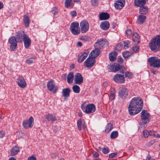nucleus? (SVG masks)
Wrapping results in <instances>:
<instances>
[{
    "label": "nucleus",
    "mask_w": 160,
    "mask_h": 160,
    "mask_svg": "<svg viewBox=\"0 0 160 160\" xmlns=\"http://www.w3.org/2000/svg\"><path fill=\"white\" fill-rule=\"evenodd\" d=\"M143 106L142 99L135 97L132 98L128 107L129 113L131 115L137 114L142 110Z\"/></svg>",
    "instance_id": "nucleus-1"
},
{
    "label": "nucleus",
    "mask_w": 160,
    "mask_h": 160,
    "mask_svg": "<svg viewBox=\"0 0 160 160\" xmlns=\"http://www.w3.org/2000/svg\"><path fill=\"white\" fill-rule=\"evenodd\" d=\"M149 46L151 51L154 52L160 50V35H156L151 39Z\"/></svg>",
    "instance_id": "nucleus-2"
},
{
    "label": "nucleus",
    "mask_w": 160,
    "mask_h": 160,
    "mask_svg": "<svg viewBox=\"0 0 160 160\" xmlns=\"http://www.w3.org/2000/svg\"><path fill=\"white\" fill-rule=\"evenodd\" d=\"M149 116L150 114L147 110H143L142 111L140 116L142 122L139 123L141 128L144 129L147 127V124L150 122Z\"/></svg>",
    "instance_id": "nucleus-3"
},
{
    "label": "nucleus",
    "mask_w": 160,
    "mask_h": 160,
    "mask_svg": "<svg viewBox=\"0 0 160 160\" xmlns=\"http://www.w3.org/2000/svg\"><path fill=\"white\" fill-rule=\"evenodd\" d=\"M148 61L150 66L154 68H160V59L156 57H152L148 58Z\"/></svg>",
    "instance_id": "nucleus-4"
},
{
    "label": "nucleus",
    "mask_w": 160,
    "mask_h": 160,
    "mask_svg": "<svg viewBox=\"0 0 160 160\" xmlns=\"http://www.w3.org/2000/svg\"><path fill=\"white\" fill-rule=\"evenodd\" d=\"M108 68L109 71L115 72L122 69V71H121V72L123 74L124 72L123 71L124 70V68L122 67L119 64L116 63H114L113 64H110L108 65Z\"/></svg>",
    "instance_id": "nucleus-5"
},
{
    "label": "nucleus",
    "mask_w": 160,
    "mask_h": 160,
    "mask_svg": "<svg viewBox=\"0 0 160 160\" xmlns=\"http://www.w3.org/2000/svg\"><path fill=\"white\" fill-rule=\"evenodd\" d=\"M79 26V23L77 22H74L71 23L70 29L73 34L77 35L80 33V31Z\"/></svg>",
    "instance_id": "nucleus-6"
},
{
    "label": "nucleus",
    "mask_w": 160,
    "mask_h": 160,
    "mask_svg": "<svg viewBox=\"0 0 160 160\" xmlns=\"http://www.w3.org/2000/svg\"><path fill=\"white\" fill-rule=\"evenodd\" d=\"M109 45V42L105 38H101L98 40L94 44L95 48L100 49L103 47H107Z\"/></svg>",
    "instance_id": "nucleus-7"
},
{
    "label": "nucleus",
    "mask_w": 160,
    "mask_h": 160,
    "mask_svg": "<svg viewBox=\"0 0 160 160\" xmlns=\"http://www.w3.org/2000/svg\"><path fill=\"white\" fill-rule=\"evenodd\" d=\"M81 108L83 111L87 114L92 113L96 110L95 106L93 104H88L85 107L82 104Z\"/></svg>",
    "instance_id": "nucleus-8"
},
{
    "label": "nucleus",
    "mask_w": 160,
    "mask_h": 160,
    "mask_svg": "<svg viewBox=\"0 0 160 160\" xmlns=\"http://www.w3.org/2000/svg\"><path fill=\"white\" fill-rule=\"evenodd\" d=\"M8 42L10 44V48L11 50L12 51H14L17 48L18 42L16 37L14 36H12L9 38Z\"/></svg>",
    "instance_id": "nucleus-9"
},
{
    "label": "nucleus",
    "mask_w": 160,
    "mask_h": 160,
    "mask_svg": "<svg viewBox=\"0 0 160 160\" xmlns=\"http://www.w3.org/2000/svg\"><path fill=\"white\" fill-rule=\"evenodd\" d=\"M129 91L125 87H120L118 89V96L124 99L128 95Z\"/></svg>",
    "instance_id": "nucleus-10"
},
{
    "label": "nucleus",
    "mask_w": 160,
    "mask_h": 160,
    "mask_svg": "<svg viewBox=\"0 0 160 160\" xmlns=\"http://www.w3.org/2000/svg\"><path fill=\"white\" fill-rule=\"evenodd\" d=\"M47 87L49 91L52 92L54 93H56L58 89V88L55 85L54 81L52 79L48 82Z\"/></svg>",
    "instance_id": "nucleus-11"
},
{
    "label": "nucleus",
    "mask_w": 160,
    "mask_h": 160,
    "mask_svg": "<svg viewBox=\"0 0 160 160\" xmlns=\"http://www.w3.org/2000/svg\"><path fill=\"white\" fill-rule=\"evenodd\" d=\"M95 62V59L89 56L84 62V66L87 68H91L94 65Z\"/></svg>",
    "instance_id": "nucleus-12"
},
{
    "label": "nucleus",
    "mask_w": 160,
    "mask_h": 160,
    "mask_svg": "<svg viewBox=\"0 0 160 160\" xmlns=\"http://www.w3.org/2000/svg\"><path fill=\"white\" fill-rule=\"evenodd\" d=\"M27 36L24 31L20 30L17 32L15 37L18 42L21 43L23 41L24 37H26Z\"/></svg>",
    "instance_id": "nucleus-13"
},
{
    "label": "nucleus",
    "mask_w": 160,
    "mask_h": 160,
    "mask_svg": "<svg viewBox=\"0 0 160 160\" xmlns=\"http://www.w3.org/2000/svg\"><path fill=\"white\" fill-rule=\"evenodd\" d=\"M34 119L32 117H31L28 120L23 121L22 125L25 129H28L29 127L32 128L33 126Z\"/></svg>",
    "instance_id": "nucleus-14"
},
{
    "label": "nucleus",
    "mask_w": 160,
    "mask_h": 160,
    "mask_svg": "<svg viewBox=\"0 0 160 160\" xmlns=\"http://www.w3.org/2000/svg\"><path fill=\"white\" fill-rule=\"evenodd\" d=\"M113 79L114 81L118 83H123L125 81L124 75L121 74H115L113 77Z\"/></svg>",
    "instance_id": "nucleus-15"
},
{
    "label": "nucleus",
    "mask_w": 160,
    "mask_h": 160,
    "mask_svg": "<svg viewBox=\"0 0 160 160\" xmlns=\"http://www.w3.org/2000/svg\"><path fill=\"white\" fill-rule=\"evenodd\" d=\"M80 25L82 33H85L88 30L89 28V25L86 20H83L81 21Z\"/></svg>",
    "instance_id": "nucleus-16"
},
{
    "label": "nucleus",
    "mask_w": 160,
    "mask_h": 160,
    "mask_svg": "<svg viewBox=\"0 0 160 160\" xmlns=\"http://www.w3.org/2000/svg\"><path fill=\"white\" fill-rule=\"evenodd\" d=\"M74 80L75 84H81L83 82V78L81 74L77 73L75 75Z\"/></svg>",
    "instance_id": "nucleus-17"
},
{
    "label": "nucleus",
    "mask_w": 160,
    "mask_h": 160,
    "mask_svg": "<svg viewBox=\"0 0 160 160\" xmlns=\"http://www.w3.org/2000/svg\"><path fill=\"white\" fill-rule=\"evenodd\" d=\"M17 83L20 87L23 88L26 86V83L22 76H19L17 79Z\"/></svg>",
    "instance_id": "nucleus-18"
},
{
    "label": "nucleus",
    "mask_w": 160,
    "mask_h": 160,
    "mask_svg": "<svg viewBox=\"0 0 160 160\" xmlns=\"http://www.w3.org/2000/svg\"><path fill=\"white\" fill-rule=\"evenodd\" d=\"M114 6L117 9H121L124 6L125 0H115Z\"/></svg>",
    "instance_id": "nucleus-19"
},
{
    "label": "nucleus",
    "mask_w": 160,
    "mask_h": 160,
    "mask_svg": "<svg viewBox=\"0 0 160 160\" xmlns=\"http://www.w3.org/2000/svg\"><path fill=\"white\" fill-rule=\"evenodd\" d=\"M88 52H83L79 53L78 58V61L79 63H81L85 60L87 57Z\"/></svg>",
    "instance_id": "nucleus-20"
},
{
    "label": "nucleus",
    "mask_w": 160,
    "mask_h": 160,
    "mask_svg": "<svg viewBox=\"0 0 160 160\" xmlns=\"http://www.w3.org/2000/svg\"><path fill=\"white\" fill-rule=\"evenodd\" d=\"M71 91V90L69 88L62 89V96L64 97V100L66 99L69 97Z\"/></svg>",
    "instance_id": "nucleus-21"
},
{
    "label": "nucleus",
    "mask_w": 160,
    "mask_h": 160,
    "mask_svg": "<svg viewBox=\"0 0 160 160\" xmlns=\"http://www.w3.org/2000/svg\"><path fill=\"white\" fill-rule=\"evenodd\" d=\"M148 1V0H134V5L140 8L144 7Z\"/></svg>",
    "instance_id": "nucleus-22"
},
{
    "label": "nucleus",
    "mask_w": 160,
    "mask_h": 160,
    "mask_svg": "<svg viewBox=\"0 0 160 160\" xmlns=\"http://www.w3.org/2000/svg\"><path fill=\"white\" fill-rule=\"evenodd\" d=\"M100 54V52L99 49L97 48H95V49L90 52L89 56L92 58H95L98 56Z\"/></svg>",
    "instance_id": "nucleus-23"
},
{
    "label": "nucleus",
    "mask_w": 160,
    "mask_h": 160,
    "mask_svg": "<svg viewBox=\"0 0 160 160\" xmlns=\"http://www.w3.org/2000/svg\"><path fill=\"white\" fill-rule=\"evenodd\" d=\"M23 41L24 42V46L26 48L29 47L31 44V41L28 35L24 37Z\"/></svg>",
    "instance_id": "nucleus-24"
},
{
    "label": "nucleus",
    "mask_w": 160,
    "mask_h": 160,
    "mask_svg": "<svg viewBox=\"0 0 160 160\" xmlns=\"http://www.w3.org/2000/svg\"><path fill=\"white\" fill-rule=\"evenodd\" d=\"M109 23L107 21L102 22L100 25V28L104 30H107L109 28Z\"/></svg>",
    "instance_id": "nucleus-25"
},
{
    "label": "nucleus",
    "mask_w": 160,
    "mask_h": 160,
    "mask_svg": "<svg viewBox=\"0 0 160 160\" xmlns=\"http://www.w3.org/2000/svg\"><path fill=\"white\" fill-rule=\"evenodd\" d=\"M132 40L133 41L136 43H138L140 41V38L139 34L137 32L133 33L132 36Z\"/></svg>",
    "instance_id": "nucleus-26"
},
{
    "label": "nucleus",
    "mask_w": 160,
    "mask_h": 160,
    "mask_svg": "<svg viewBox=\"0 0 160 160\" xmlns=\"http://www.w3.org/2000/svg\"><path fill=\"white\" fill-rule=\"evenodd\" d=\"M109 15L107 12H102L99 16V18L101 20H108L109 18Z\"/></svg>",
    "instance_id": "nucleus-27"
},
{
    "label": "nucleus",
    "mask_w": 160,
    "mask_h": 160,
    "mask_svg": "<svg viewBox=\"0 0 160 160\" xmlns=\"http://www.w3.org/2000/svg\"><path fill=\"white\" fill-rule=\"evenodd\" d=\"M23 21L25 27H28L30 23L29 18L28 15H24L23 16Z\"/></svg>",
    "instance_id": "nucleus-28"
},
{
    "label": "nucleus",
    "mask_w": 160,
    "mask_h": 160,
    "mask_svg": "<svg viewBox=\"0 0 160 160\" xmlns=\"http://www.w3.org/2000/svg\"><path fill=\"white\" fill-rule=\"evenodd\" d=\"M118 55L117 53L116 52H112L109 54V59L110 61L113 62L116 59V57Z\"/></svg>",
    "instance_id": "nucleus-29"
},
{
    "label": "nucleus",
    "mask_w": 160,
    "mask_h": 160,
    "mask_svg": "<svg viewBox=\"0 0 160 160\" xmlns=\"http://www.w3.org/2000/svg\"><path fill=\"white\" fill-rule=\"evenodd\" d=\"M20 150L19 148L16 146H14L11 150V155L12 156H14L16 155L19 152Z\"/></svg>",
    "instance_id": "nucleus-30"
},
{
    "label": "nucleus",
    "mask_w": 160,
    "mask_h": 160,
    "mask_svg": "<svg viewBox=\"0 0 160 160\" xmlns=\"http://www.w3.org/2000/svg\"><path fill=\"white\" fill-rule=\"evenodd\" d=\"M74 78L73 73L72 72H70L68 74L67 78V82L68 83L72 82Z\"/></svg>",
    "instance_id": "nucleus-31"
},
{
    "label": "nucleus",
    "mask_w": 160,
    "mask_h": 160,
    "mask_svg": "<svg viewBox=\"0 0 160 160\" xmlns=\"http://www.w3.org/2000/svg\"><path fill=\"white\" fill-rule=\"evenodd\" d=\"M148 11V8L147 6L141 7L139 9V13L141 14H146Z\"/></svg>",
    "instance_id": "nucleus-32"
},
{
    "label": "nucleus",
    "mask_w": 160,
    "mask_h": 160,
    "mask_svg": "<svg viewBox=\"0 0 160 160\" xmlns=\"http://www.w3.org/2000/svg\"><path fill=\"white\" fill-rule=\"evenodd\" d=\"M45 118L48 121H51L52 122H54L56 120L55 117L52 115L51 114H48L44 116Z\"/></svg>",
    "instance_id": "nucleus-33"
},
{
    "label": "nucleus",
    "mask_w": 160,
    "mask_h": 160,
    "mask_svg": "<svg viewBox=\"0 0 160 160\" xmlns=\"http://www.w3.org/2000/svg\"><path fill=\"white\" fill-rule=\"evenodd\" d=\"M146 19V16L141 14L138 16V21L140 24H142L145 22Z\"/></svg>",
    "instance_id": "nucleus-34"
},
{
    "label": "nucleus",
    "mask_w": 160,
    "mask_h": 160,
    "mask_svg": "<svg viewBox=\"0 0 160 160\" xmlns=\"http://www.w3.org/2000/svg\"><path fill=\"white\" fill-rule=\"evenodd\" d=\"M113 125L111 123H108L106 126L105 131L107 133L110 132L113 128Z\"/></svg>",
    "instance_id": "nucleus-35"
},
{
    "label": "nucleus",
    "mask_w": 160,
    "mask_h": 160,
    "mask_svg": "<svg viewBox=\"0 0 160 160\" xmlns=\"http://www.w3.org/2000/svg\"><path fill=\"white\" fill-rule=\"evenodd\" d=\"M132 54V52H130L128 51H126L123 53L122 55L125 59L127 60Z\"/></svg>",
    "instance_id": "nucleus-36"
},
{
    "label": "nucleus",
    "mask_w": 160,
    "mask_h": 160,
    "mask_svg": "<svg viewBox=\"0 0 160 160\" xmlns=\"http://www.w3.org/2000/svg\"><path fill=\"white\" fill-rule=\"evenodd\" d=\"M72 90L75 93H78L80 92V89L79 86L76 85L72 87Z\"/></svg>",
    "instance_id": "nucleus-37"
},
{
    "label": "nucleus",
    "mask_w": 160,
    "mask_h": 160,
    "mask_svg": "<svg viewBox=\"0 0 160 160\" xmlns=\"http://www.w3.org/2000/svg\"><path fill=\"white\" fill-rule=\"evenodd\" d=\"M118 132L117 131H113L112 132L110 135V137L112 139H114L118 136Z\"/></svg>",
    "instance_id": "nucleus-38"
},
{
    "label": "nucleus",
    "mask_w": 160,
    "mask_h": 160,
    "mask_svg": "<svg viewBox=\"0 0 160 160\" xmlns=\"http://www.w3.org/2000/svg\"><path fill=\"white\" fill-rule=\"evenodd\" d=\"M82 122L81 119H80L77 122L78 129L80 131L82 129Z\"/></svg>",
    "instance_id": "nucleus-39"
},
{
    "label": "nucleus",
    "mask_w": 160,
    "mask_h": 160,
    "mask_svg": "<svg viewBox=\"0 0 160 160\" xmlns=\"http://www.w3.org/2000/svg\"><path fill=\"white\" fill-rule=\"evenodd\" d=\"M72 0H66L65 2V6L68 8L72 5Z\"/></svg>",
    "instance_id": "nucleus-40"
},
{
    "label": "nucleus",
    "mask_w": 160,
    "mask_h": 160,
    "mask_svg": "<svg viewBox=\"0 0 160 160\" xmlns=\"http://www.w3.org/2000/svg\"><path fill=\"white\" fill-rule=\"evenodd\" d=\"M124 48L126 49L128 48V46L130 44V42L129 40H127L123 41Z\"/></svg>",
    "instance_id": "nucleus-41"
},
{
    "label": "nucleus",
    "mask_w": 160,
    "mask_h": 160,
    "mask_svg": "<svg viewBox=\"0 0 160 160\" xmlns=\"http://www.w3.org/2000/svg\"><path fill=\"white\" fill-rule=\"evenodd\" d=\"M92 5L93 6H97L98 4V0H91Z\"/></svg>",
    "instance_id": "nucleus-42"
},
{
    "label": "nucleus",
    "mask_w": 160,
    "mask_h": 160,
    "mask_svg": "<svg viewBox=\"0 0 160 160\" xmlns=\"http://www.w3.org/2000/svg\"><path fill=\"white\" fill-rule=\"evenodd\" d=\"M32 59H35V57H31L28 59L26 60V62L28 64L33 63V62L32 60Z\"/></svg>",
    "instance_id": "nucleus-43"
},
{
    "label": "nucleus",
    "mask_w": 160,
    "mask_h": 160,
    "mask_svg": "<svg viewBox=\"0 0 160 160\" xmlns=\"http://www.w3.org/2000/svg\"><path fill=\"white\" fill-rule=\"evenodd\" d=\"M143 135L145 138H147L149 135V132L147 130H144L143 132Z\"/></svg>",
    "instance_id": "nucleus-44"
},
{
    "label": "nucleus",
    "mask_w": 160,
    "mask_h": 160,
    "mask_svg": "<svg viewBox=\"0 0 160 160\" xmlns=\"http://www.w3.org/2000/svg\"><path fill=\"white\" fill-rule=\"evenodd\" d=\"M102 152L105 154H108L109 152V150L108 148H104L102 150Z\"/></svg>",
    "instance_id": "nucleus-45"
},
{
    "label": "nucleus",
    "mask_w": 160,
    "mask_h": 160,
    "mask_svg": "<svg viewBox=\"0 0 160 160\" xmlns=\"http://www.w3.org/2000/svg\"><path fill=\"white\" fill-rule=\"evenodd\" d=\"M132 74L131 73H130L128 72H125V76L126 77H127L128 78H131Z\"/></svg>",
    "instance_id": "nucleus-46"
},
{
    "label": "nucleus",
    "mask_w": 160,
    "mask_h": 160,
    "mask_svg": "<svg viewBox=\"0 0 160 160\" xmlns=\"http://www.w3.org/2000/svg\"><path fill=\"white\" fill-rule=\"evenodd\" d=\"M122 45L121 44V43H120L119 44H118L117 45L116 47V49L117 50L119 51L122 48Z\"/></svg>",
    "instance_id": "nucleus-47"
},
{
    "label": "nucleus",
    "mask_w": 160,
    "mask_h": 160,
    "mask_svg": "<svg viewBox=\"0 0 160 160\" xmlns=\"http://www.w3.org/2000/svg\"><path fill=\"white\" fill-rule=\"evenodd\" d=\"M58 12V9L56 7H54L52 8V12L54 15L57 14Z\"/></svg>",
    "instance_id": "nucleus-48"
},
{
    "label": "nucleus",
    "mask_w": 160,
    "mask_h": 160,
    "mask_svg": "<svg viewBox=\"0 0 160 160\" xmlns=\"http://www.w3.org/2000/svg\"><path fill=\"white\" fill-rule=\"evenodd\" d=\"M117 155V152L112 153L109 155V157L110 158H114L116 155Z\"/></svg>",
    "instance_id": "nucleus-49"
},
{
    "label": "nucleus",
    "mask_w": 160,
    "mask_h": 160,
    "mask_svg": "<svg viewBox=\"0 0 160 160\" xmlns=\"http://www.w3.org/2000/svg\"><path fill=\"white\" fill-rule=\"evenodd\" d=\"M133 52H136L139 50V47L137 46L133 47L132 48Z\"/></svg>",
    "instance_id": "nucleus-50"
},
{
    "label": "nucleus",
    "mask_w": 160,
    "mask_h": 160,
    "mask_svg": "<svg viewBox=\"0 0 160 160\" xmlns=\"http://www.w3.org/2000/svg\"><path fill=\"white\" fill-rule=\"evenodd\" d=\"M109 98L111 100H113L115 98V95L113 92H111L109 96Z\"/></svg>",
    "instance_id": "nucleus-51"
},
{
    "label": "nucleus",
    "mask_w": 160,
    "mask_h": 160,
    "mask_svg": "<svg viewBox=\"0 0 160 160\" xmlns=\"http://www.w3.org/2000/svg\"><path fill=\"white\" fill-rule=\"evenodd\" d=\"M123 60L121 56H118V62L119 63H121L123 62Z\"/></svg>",
    "instance_id": "nucleus-52"
},
{
    "label": "nucleus",
    "mask_w": 160,
    "mask_h": 160,
    "mask_svg": "<svg viewBox=\"0 0 160 160\" xmlns=\"http://www.w3.org/2000/svg\"><path fill=\"white\" fill-rule=\"evenodd\" d=\"M155 142V141L154 140H151L149 142L147 145V146L150 147L151 145L153 144Z\"/></svg>",
    "instance_id": "nucleus-53"
},
{
    "label": "nucleus",
    "mask_w": 160,
    "mask_h": 160,
    "mask_svg": "<svg viewBox=\"0 0 160 160\" xmlns=\"http://www.w3.org/2000/svg\"><path fill=\"white\" fill-rule=\"evenodd\" d=\"M126 34L128 36L130 35L132 33V31L130 29H128L126 32Z\"/></svg>",
    "instance_id": "nucleus-54"
},
{
    "label": "nucleus",
    "mask_w": 160,
    "mask_h": 160,
    "mask_svg": "<svg viewBox=\"0 0 160 160\" xmlns=\"http://www.w3.org/2000/svg\"><path fill=\"white\" fill-rule=\"evenodd\" d=\"M5 135V133L4 131H0V138H3L4 136Z\"/></svg>",
    "instance_id": "nucleus-55"
},
{
    "label": "nucleus",
    "mask_w": 160,
    "mask_h": 160,
    "mask_svg": "<svg viewBox=\"0 0 160 160\" xmlns=\"http://www.w3.org/2000/svg\"><path fill=\"white\" fill-rule=\"evenodd\" d=\"M71 14L72 17H75L76 15V12L73 11L71 12Z\"/></svg>",
    "instance_id": "nucleus-56"
},
{
    "label": "nucleus",
    "mask_w": 160,
    "mask_h": 160,
    "mask_svg": "<svg viewBox=\"0 0 160 160\" xmlns=\"http://www.w3.org/2000/svg\"><path fill=\"white\" fill-rule=\"evenodd\" d=\"M149 135L150 136H155V132L154 131H150L149 132Z\"/></svg>",
    "instance_id": "nucleus-57"
},
{
    "label": "nucleus",
    "mask_w": 160,
    "mask_h": 160,
    "mask_svg": "<svg viewBox=\"0 0 160 160\" xmlns=\"http://www.w3.org/2000/svg\"><path fill=\"white\" fill-rule=\"evenodd\" d=\"M28 160H36V158L35 157L32 156L28 158Z\"/></svg>",
    "instance_id": "nucleus-58"
},
{
    "label": "nucleus",
    "mask_w": 160,
    "mask_h": 160,
    "mask_svg": "<svg viewBox=\"0 0 160 160\" xmlns=\"http://www.w3.org/2000/svg\"><path fill=\"white\" fill-rule=\"evenodd\" d=\"M93 156L94 157H98L99 156V154L96 152H93Z\"/></svg>",
    "instance_id": "nucleus-59"
},
{
    "label": "nucleus",
    "mask_w": 160,
    "mask_h": 160,
    "mask_svg": "<svg viewBox=\"0 0 160 160\" xmlns=\"http://www.w3.org/2000/svg\"><path fill=\"white\" fill-rule=\"evenodd\" d=\"M82 125L83 128L84 130H85V129H86L87 128V127L86 125V123L84 121L83 122H82Z\"/></svg>",
    "instance_id": "nucleus-60"
},
{
    "label": "nucleus",
    "mask_w": 160,
    "mask_h": 160,
    "mask_svg": "<svg viewBox=\"0 0 160 160\" xmlns=\"http://www.w3.org/2000/svg\"><path fill=\"white\" fill-rule=\"evenodd\" d=\"M4 5L3 3L0 1V9L3 8Z\"/></svg>",
    "instance_id": "nucleus-61"
},
{
    "label": "nucleus",
    "mask_w": 160,
    "mask_h": 160,
    "mask_svg": "<svg viewBox=\"0 0 160 160\" xmlns=\"http://www.w3.org/2000/svg\"><path fill=\"white\" fill-rule=\"evenodd\" d=\"M77 45L78 46H79L80 47H81L82 46V44L81 42H78L77 43Z\"/></svg>",
    "instance_id": "nucleus-62"
},
{
    "label": "nucleus",
    "mask_w": 160,
    "mask_h": 160,
    "mask_svg": "<svg viewBox=\"0 0 160 160\" xmlns=\"http://www.w3.org/2000/svg\"><path fill=\"white\" fill-rule=\"evenodd\" d=\"M151 72L152 73H153L154 74H155L156 72V71L154 69H152L151 70Z\"/></svg>",
    "instance_id": "nucleus-63"
},
{
    "label": "nucleus",
    "mask_w": 160,
    "mask_h": 160,
    "mask_svg": "<svg viewBox=\"0 0 160 160\" xmlns=\"http://www.w3.org/2000/svg\"><path fill=\"white\" fill-rule=\"evenodd\" d=\"M151 156L149 155H148V156L147 157L146 159L147 160H150L151 159Z\"/></svg>",
    "instance_id": "nucleus-64"
}]
</instances>
